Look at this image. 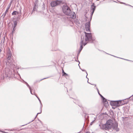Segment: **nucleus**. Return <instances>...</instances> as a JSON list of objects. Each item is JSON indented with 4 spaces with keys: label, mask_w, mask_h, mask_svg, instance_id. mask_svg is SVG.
Segmentation results:
<instances>
[{
    "label": "nucleus",
    "mask_w": 133,
    "mask_h": 133,
    "mask_svg": "<svg viewBox=\"0 0 133 133\" xmlns=\"http://www.w3.org/2000/svg\"><path fill=\"white\" fill-rule=\"evenodd\" d=\"M10 6H8V7L7 8L6 10L8 11L9 9H10Z\"/></svg>",
    "instance_id": "c756f323"
},
{
    "label": "nucleus",
    "mask_w": 133,
    "mask_h": 133,
    "mask_svg": "<svg viewBox=\"0 0 133 133\" xmlns=\"http://www.w3.org/2000/svg\"><path fill=\"white\" fill-rule=\"evenodd\" d=\"M96 6L95 5V3H93L92 4V5H91V6Z\"/></svg>",
    "instance_id": "cd10ccee"
},
{
    "label": "nucleus",
    "mask_w": 133,
    "mask_h": 133,
    "mask_svg": "<svg viewBox=\"0 0 133 133\" xmlns=\"http://www.w3.org/2000/svg\"><path fill=\"white\" fill-rule=\"evenodd\" d=\"M1 49H0V52H1Z\"/></svg>",
    "instance_id": "a19ab883"
},
{
    "label": "nucleus",
    "mask_w": 133,
    "mask_h": 133,
    "mask_svg": "<svg viewBox=\"0 0 133 133\" xmlns=\"http://www.w3.org/2000/svg\"><path fill=\"white\" fill-rule=\"evenodd\" d=\"M121 3H122V4H124L125 5V4H126V3H123V2H121Z\"/></svg>",
    "instance_id": "c9c22d12"
},
{
    "label": "nucleus",
    "mask_w": 133,
    "mask_h": 133,
    "mask_svg": "<svg viewBox=\"0 0 133 133\" xmlns=\"http://www.w3.org/2000/svg\"><path fill=\"white\" fill-rule=\"evenodd\" d=\"M82 50H80V49H79V52H78V55L79 54V53H80V52H81V51Z\"/></svg>",
    "instance_id": "2f4dec72"
},
{
    "label": "nucleus",
    "mask_w": 133,
    "mask_h": 133,
    "mask_svg": "<svg viewBox=\"0 0 133 133\" xmlns=\"http://www.w3.org/2000/svg\"><path fill=\"white\" fill-rule=\"evenodd\" d=\"M110 104L112 106L118 107L122 105L121 103V101H111L110 102Z\"/></svg>",
    "instance_id": "20e7f679"
},
{
    "label": "nucleus",
    "mask_w": 133,
    "mask_h": 133,
    "mask_svg": "<svg viewBox=\"0 0 133 133\" xmlns=\"http://www.w3.org/2000/svg\"><path fill=\"white\" fill-rule=\"evenodd\" d=\"M12 1H11L10 2L9 4V6H10H10L11 5V3H12Z\"/></svg>",
    "instance_id": "bb28decb"
},
{
    "label": "nucleus",
    "mask_w": 133,
    "mask_h": 133,
    "mask_svg": "<svg viewBox=\"0 0 133 133\" xmlns=\"http://www.w3.org/2000/svg\"><path fill=\"white\" fill-rule=\"evenodd\" d=\"M29 89H30V93L31 94H32V95H33L34 94H33L32 92V89H31V88H29Z\"/></svg>",
    "instance_id": "a878e982"
},
{
    "label": "nucleus",
    "mask_w": 133,
    "mask_h": 133,
    "mask_svg": "<svg viewBox=\"0 0 133 133\" xmlns=\"http://www.w3.org/2000/svg\"><path fill=\"white\" fill-rule=\"evenodd\" d=\"M34 95L38 99V100H39V101L40 102V104H41V107H40V110L41 112H39V113H37V115L35 117V118H34V119L33 120H32L31 121L28 123V124L30 123L31 122H32L33 121H34V119L37 116V115L39 114H40L42 112V105L41 103V101L40 100L39 98V97L36 95V94H35Z\"/></svg>",
    "instance_id": "6e6552de"
},
{
    "label": "nucleus",
    "mask_w": 133,
    "mask_h": 133,
    "mask_svg": "<svg viewBox=\"0 0 133 133\" xmlns=\"http://www.w3.org/2000/svg\"><path fill=\"white\" fill-rule=\"evenodd\" d=\"M94 121L90 123V125H92V124H93V123H94Z\"/></svg>",
    "instance_id": "7c9ffc66"
},
{
    "label": "nucleus",
    "mask_w": 133,
    "mask_h": 133,
    "mask_svg": "<svg viewBox=\"0 0 133 133\" xmlns=\"http://www.w3.org/2000/svg\"><path fill=\"white\" fill-rule=\"evenodd\" d=\"M86 74H87V76H86V78H87L88 79V78L87 77V75H88V74H87V72H86Z\"/></svg>",
    "instance_id": "e433bc0d"
},
{
    "label": "nucleus",
    "mask_w": 133,
    "mask_h": 133,
    "mask_svg": "<svg viewBox=\"0 0 133 133\" xmlns=\"http://www.w3.org/2000/svg\"><path fill=\"white\" fill-rule=\"evenodd\" d=\"M118 127V124L117 122L113 123L111 120L109 119L107 121L106 123L102 125L101 129L103 130H109L112 127L113 129L116 131H119V129Z\"/></svg>",
    "instance_id": "f257e3e1"
},
{
    "label": "nucleus",
    "mask_w": 133,
    "mask_h": 133,
    "mask_svg": "<svg viewBox=\"0 0 133 133\" xmlns=\"http://www.w3.org/2000/svg\"><path fill=\"white\" fill-rule=\"evenodd\" d=\"M87 43L85 42V43H83V45H84V46H85V45H86Z\"/></svg>",
    "instance_id": "c85d7f7f"
},
{
    "label": "nucleus",
    "mask_w": 133,
    "mask_h": 133,
    "mask_svg": "<svg viewBox=\"0 0 133 133\" xmlns=\"http://www.w3.org/2000/svg\"><path fill=\"white\" fill-rule=\"evenodd\" d=\"M12 74V73L11 71L9 70V72L6 71V69L5 70V75L3 76V78L5 77L7 79H9L11 75Z\"/></svg>",
    "instance_id": "0eeeda50"
},
{
    "label": "nucleus",
    "mask_w": 133,
    "mask_h": 133,
    "mask_svg": "<svg viewBox=\"0 0 133 133\" xmlns=\"http://www.w3.org/2000/svg\"><path fill=\"white\" fill-rule=\"evenodd\" d=\"M12 56V54L10 52H9L7 54V60L6 61V65H8L10 66V65H11L12 64L10 60L11 57Z\"/></svg>",
    "instance_id": "39448f33"
},
{
    "label": "nucleus",
    "mask_w": 133,
    "mask_h": 133,
    "mask_svg": "<svg viewBox=\"0 0 133 133\" xmlns=\"http://www.w3.org/2000/svg\"><path fill=\"white\" fill-rule=\"evenodd\" d=\"M96 88V89H97V90L98 92H99V90H98V88L97 87Z\"/></svg>",
    "instance_id": "f704fd0d"
},
{
    "label": "nucleus",
    "mask_w": 133,
    "mask_h": 133,
    "mask_svg": "<svg viewBox=\"0 0 133 133\" xmlns=\"http://www.w3.org/2000/svg\"><path fill=\"white\" fill-rule=\"evenodd\" d=\"M91 19L90 18L88 22L85 24V28L87 31L91 32L90 30V22Z\"/></svg>",
    "instance_id": "423d86ee"
},
{
    "label": "nucleus",
    "mask_w": 133,
    "mask_h": 133,
    "mask_svg": "<svg viewBox=\"0 0 133 133\" xmlns=\"http://www.w3.org/2000/svg\"><path fill=\"white\" fill-rule=\"evenodd\" d=\"M14 27L15 28L17 25V22L16 21H14Z\"/></svg>",
    "instance_id": "6ab92c4d"
},
{
    "label": "nucleus",
    "mask_w": 133,
    "mask_h": 133,
    "mask_svg": "<svg viewBox=\"0 0 133 133\" xmlns=\"http://www.w3.org/2000/svg\"><path fill=\"white\" fill-rule=\"evenodd\" d=\"M91 84V85H95V86H96V84Z\"/></svg>",
    "instance_id": "ea45409f"
},
{
    "label": "nucleus",
    "mask_w": 133,
    "mask_h": 133,
    "mask_svg": "<svg viewBox=\"0 0 133 133\" xmlns=\"http://www.w3.org/2000/svg\"><path fill=\"white\" fill-rule=\"evenodd\" d=\"M85 17L86 18H88L85 15Z\"/></svg>",
    "instance_id": "58836bf2"
},
{
    "label": "nucleus",
    "mask_w": 133,
    "mask_h": 133,
    "mask_svg": "<svg viewBox=\"0 0 133 133\" xmlns=\"http://www.w3.org/2000/svg\"><path fill=\"white\" fill-rule=\"evenodd\" d=\"M19 10H20V12H21V9H20Z\"/></svg>",
    "instance_id": "79ce46f5"
},
{
    "label": "nucleus",
    "mask_w": 133,
    "mask_h": 133,
    "mask_svg": "<svg viewBox=\"0 0 133 133\" xmlns=\"http://www.w3.org/2000/svg\"><path fill=\"white\" fill-rule=\"evenodd\" d=\"M62 9L63 12L66 15L70 16L71 15L72 11L67 5H63Z\"/></svg>",
    "instance_id": "f03ea898"
},
{
    "label": "nucleus",
    "mask_w": 133,
    "mask_h": 133,
    "mask_svg": "<svg viewBox=\"0 0 133 133\" xmlns=\"http://www.w3.org/2000/svg\"><path fill=\"white\" fill-rule=\"evenodd\" d=\"M8 11L6 10L4 13H3V18H4V17L6 15L7 13L8 12Z\"/></svg>",
    "instance_id": "aec40b11"
},
{
    "label": "nucleus",
    "mask_w": 133,
    "mask_h": 133,
    "mask_svg": "<svg viewBox=\"0 0 133 133\" xmlns=\"http://www.w3.org/2000/svg\"><path fill=\"white\" fill-rule=\"evenodd\" d=\"M98 94H99V95L100 96L101 98L102 99H105V98L104 97H103L101 94H100V93H99V92H98Z\"/></svg>",
    "instance_id": "412c9836"
},
{
    "label": "nucleus",
    "mask_w": 133,
    "mask_h": 133,
    "mask_svg": "<svg viewBox=\"0 0 133 133\" xmlns=\"http://www.w3.org/2000/svg\"><path fill=\"white\" fill-rule=\"evenodd\" d=\"M106 54H109V55H111L112 56H113L114 57H117V58H121V59H124V60H127V61H131L130 60H128V59H124V58H120V57H117L116 56H114V55H110V54H108V53H106Z\"/></svg>",
    "instance_id": "a211bd4d"
},
{
    "label": "nucleus",
    "mask_w": 133,
    "mask_h": 133,
    "mask_svg": "<svg viewBox=\"0 0 133 133\" xmlns=\"http://www.w3.org/2000/svg\"><path fill=\"white\" fill-rule=\"evenodd\" d=\"M34 6L33 8L32 13H33L34 11H37V9L38 8V5L36 3H34Z\"/></svg>",
    "instance_id": "9b49d317"
},
{
    "label": "nucleus",
    "mask_w": 133,
    "mask_h": 133,
    "mask_svg": "<svg viewBox=\"0 0 133 133\" xmlns=\"http://www.w3.org/2000/svg\"><path fill=\"white\" fill-rule=\"evenodd\" d=\"M96 88V89H97V90L98 92H99V90H98V88L97 87Z\"/></svg>",
    "instance_id": "72a5a7b5"
},
{
    "label": "nucleus",
    "mask_w": 133,
    "mask_h": 133,
    "mask_svg": "<svg viewBox=\"0 0 133 133\" xmlns=\"http://www.w3.org/2000/svg\"><path fill=\"white\" fill-rule=\"evenodd\" d=\"M70 16H71V18H75L76 17V15L74 12L72 11V14Z\"/></svg>",
    "instance_id": "ddd939ff"
},
{
    "label": "nucleus",
    "mask_w": 133,
    "mask_h": 133,
    "mask_svg": "<svg viewBox=\"0 0 133 133\" xmlns=\"http://www.w3.org/2000/svg\"><path fill=\"white\" fill-rule=\"evenodd\" d=\"M15 30V28H14L13 27L12 32V34L13 35V34L14 33V32Z\"/></svg>",
    "instance_id": "4be33fe9"
},
{
    "label": "nucleus",
    "mask_w": 133,
    "mask_h": 133,
    "mask_svg": "<svg viewBox=\"0 0 133 133\" xmlns=\"http://www.w3.org/2000/svg\"><path fill=\"white\" fill-rule=\"evenodd\" d=\"M96 6H93L92 7L91 6V10H90V11L91 12V13L90 18H91V19H92V16L96 9Z\"/></svg>",
    "instance_id": "9d476101"
},
{
    "label": "nucleus",
    "mask_w": 133,
    "mask_h": 133,
    "mask_svg": "<svg viewBox=\"0 0 133 133\" xmlns=\"http://www.w3.org/2000/svg\"><path fill=\"white\" fill-rule=\"evenodd\" d=\"M49 77H48L43 78L42 79H41L39 81H37V82H39L40 81H42V80H43V79H45L48 78Z\"/></svg>",
    "instance_id": "393cba45"
},
{
    "label": "nucleus",
    "mask_w": 133,
    "mask_h": 133,
    "mask_svg": "<svg viewBox=\"0 0 133 133\" xmlns=\"http://www.w3.org/2000/svg\"><path fill=\"white\" fill-rule=\"evenodd\" d=\"M102 99L104 103L107 105L108 104V102L107 101V99L105 98L104 99Z\"/></svg>",
    "instance_id": "4468645a"
},
{
    "label": "nucleus",
    "mask_w": 133,
    "mask_h": 133,
    "mask_svg": "<svg viewBox=\"0 0 133 133\" xmlns=\"http://www.w3.org/2000/svg\"><path fill=\"white\" fill-rule=\"evenodd\" d=\"M85 38V41H89L90 42L92 43L94 41L92 38V35L91 33H87L84 32Z\"/></svg>",
    "instance_id": "7ed1b4c3"
},
{
    "label": "nucleus",
    "mask_w": 133,
    "mask_h": 133,
    "mask_svg": "<svg viewBox=\"0 0 133 133\" xmlns=\"http://www.w3.org/2000/svg\"><path fill=\"white\" fill-rule=\"evenodd\" d=\"M74 22L76 24H80V22L78 19H76V20H75L74 21Z\"/></svg>",
    "instance_id": "f3484780"
},
{
    "label": "nucleus",
    "mask_w": 133,
    "mask_h": 133,
    "mask_svg": "<svg viewBox=\"0 0 133 133\" xmlns=\"http://www.w3.org/2000/svg\"><path fill=\"white\" fill-rule=\"evenodd\" d=\"M83 40H82L80 43V48L79 49H80V50H82L83 48Z\"/></svg>",
    "instance_id": "f8f14e48"
},
{
    "label": "nucleus",
    "mask_w": 133,
    "mask_h": 133,
    "mask_svg": "<svg viewBox=\"0 0 133 133\" xmlns=\"http://www.w3.org/2000/svg\"><path fill=\"white\" fill-rule=\"evenodd\" d=\"M61 1L57 0L56 1H52L51 3V6L52 7H54L58 5L61 3Z\"/></svg>",
    "instance_id": "1a4fd4ad"
},
{
    "label": "nucleus",
    "mask_w": 133,
    "mask_h": 133,
    "mask_svg": "<svg viewBox=\"0 0 133 133\" xmlns=\"http://www.w3.org/2000/svg\"><path fill=\"white\" fill-rule=\"evenodd\" d=\"M24 81L25 82V84L26 85L29 87V88H31L30 86L28 84V83L26 82H25V81Z\"/></svg>",
    "instance_id": "5701e85b"
},
{
    "label": "nucleus",
    "mask_w": 133,
    "mask_h": 133,
    "mask_svg": "<svg viewBox=\"0 0 133 133\" xmlns=\"http://www.w3.org/2000/svg\"><path fill=\"white\" fill-rule=\"evenodd\" d=\"M88 83L89 84H91V83H90L89 82H88V80H89V79L88 78Z\"/></svg>",
    "instance_id": "4c0bfd02"
},
{
    "label": "nucleus",
    "mask_w": 133,
    "mask_h": 133,
    "mask_svg": "<svg viewBox=\"0 0 133 133\" xmlns=\"http://www.w3.org/2000/svg\"><path fill=\"white\" fill-rule=\"evenodd\" d=\"M78 62H79V63L78 64V66H79V68H80V69H81V70H82L83 71H85V72H87V71H86V70H84V69L83 70V69H81V68H80V66H79V64H80V62H79V61L78 60Z\"/></svg>",
    "instance_id": "b1692460"
},
{
    "label": "nucleus",
    "mask_w": 133,
    "mask_h": 133,
    "mask_svg": "<svg viewBox=\"0 0 133 133\" xmlns=\"http://www.w3.org/2000/svg\"><path fill=\"white\" fill-rule=\"evenodd\" d=\"M3 132H4L5 133H7L6 132H5V131H2Z\"/></svg>",
    "instance_id": "37998d69"
},
{
    "label": "nucleus",
    "mask_w": 133,
    "mask_h": 133,
    "mask_svg": "<svg viewBox=\"0 0 133 133\" xmlns=\"http://www.w3.org/2000/svg\"><path fill=\"white\" fill-rule=\"evenodd\" d=\"M17 14H18L19 12L16 11H14L12 14V15L14 16L16 15Z\"/></svg>",
    "instance_id": "2eb2a0df"
},
{
    "label": "nucleus",
    "mask_w": 133,
    "mask_h": 133,
    "mask_svg": "<svg viewBox=\"0 0 133 133\" xmlns=\"http://www.w3.org/2000/svg\"><path fill=\"white\" fill-rule=\"evenodd\" d=\"M62 73L63 74V76H67L68 75L65 72L63 69H62Z\"/></svg>",
    "instance_id": "dca6fc26"
},
{
    "label": "nucleus",
    "mask_w": 133,
    "mask_h": 133,
    "mask_svg": "<svg viewBox=\"0 0 133 133\" xmlns=\"http://www.w3.org/2000/svg\"><path fill=\"white\" fill-rule=\"evenodd\" d=\"M125 5H128V6H131L132 7H133V6H131V5H129V4H125Z\"/></svg>",
    "instance_id": "473e14b6"
}]
</instances>
